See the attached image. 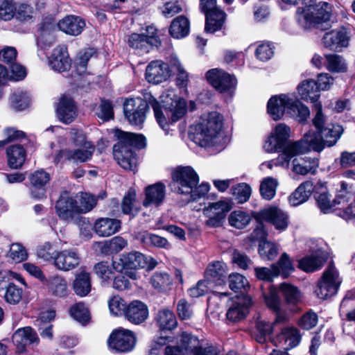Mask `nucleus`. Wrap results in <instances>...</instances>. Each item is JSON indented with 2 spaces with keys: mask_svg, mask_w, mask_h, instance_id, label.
Returning a JSON list of instances; mask_svg holds the SVG:
<instances>
[{
  "mask_svg": "<svg viewBox=\"0 0 355 355\" xmlns=\"http://www.w3.org/2000/svg\"><path fill=\"white\" fill-rule=\"evenodd\" d=\"M340 282L337 270L334 264L331 263L324 271L321 279L318 284L315 293L322 300L331 297L337 293Z\"/></svg>",
  "mask_w": 355,
  "mask_h": 355,
  "instance_id": "9d476101",
  "label": "nucleus"
},
{
  "mask_svg": "<svg viewBox=\"0 0 355 355\" xmlns=\"http://www.w3.org/2000/svg\"><path fill=\"white\" fill-rule=\"evenodd\" d=\"M273 265L277 266V268L280 271L279 275L284 278L287 277L294 270V267L292 265L289 256L286 252H284L281 255L278 262Z\"/></svg>",
  "mask_w": 355,
  "mask_h": 355,
  "instance_id": "e2e57ef3",
  "label": "nucleus"
},
{
  "mask_svg": "<svg viewBox=\"0 0 355 355\" xmlns=\"http://www.w3.org/2000/svg\"><path fill=\"white\" fill-rule=\"evenodd\" d=\"M56 253L57 252L53 248L52 244L49 242H46L38 248L37 256L38 258L45 261H54V257Z\"/></svg>",
  "mask_w": 355,
  "mask_h": 355,
  "instance_id": "774afa93",
  "label": "nucleus"
},
{
  "mask_svg": "<svg viewBox=\"0 0 355 355\" xmlns=\"http://www.w3.org/2000/svg\"><path fill=\"white\" fill-rule=\"evenodd\" d=\"M278 182L272 178H266L263 180L260 185V193L262 198L267 200H272L276 193Z\"/></svg>",
  "mask_w": 355,
  "mask_h": 355,
  "instance_id": "de8ad7c7",
  "label": "nucleus"
},
{
  "mask_svg": "<svg viewBox=\"0 0 355 355\" xmlns=\"http://www.w3.org/2000/svg\"><path fill=\"white\" fill-rule=\"evenodd\" d=\"M56 115L59 121L69 124L77 116V108L71 97L63 96L60 99L56 108Z\"/></svg>",
  "mask_w": 355,
  "mask_h": 355,
  "instance_id": "bb28decb",
  "label": "nucleus"
},
{
  "mask_svg": "<svg viewBox=\"0 0 355 355\" xmlns=\"http://www.w3.org/2000/svg\"><path fill=\"white\" fill-rule=\"evenodd\" d=\"M308 8L300 19L305 29L315 28L325 31L331 28L330 17L331 9L325 1L317 2L314 0L310 5H305Z\"/></svg>",
  "mask_w": 355,
  "mask_h": 355,
  "instance_id": "6e6552de",
  "label": "nucleus"
},
{
  "mask_svg": "<svg viewBox=\"0 0 355 355\" xmlns=\"http://www.w3.org/2000/svg\"><path fill=\"white\" fill-rule=\"evenodd\" d=\"M128 245V241L123 237L116 236L105 243V247L110 253H117Z\"/></svg>",
  "mask_w": 355,
  "mask_h": 355,
  "instance_id": "69168bd1",
  "label": "nucleus"
},
{
  "mask_svg": "<svg viewBox=\"0 0 355 355\" xmlns=\"http://www.w3.org/2000/svg\"><path fill=\"white\" fill-rule=\"evenodd\" d=\"M136 196L135 189L130 188L121 202V209L123 214L134 216L138 212V209L136 207Z\"/></svg>",
  "mask_w": 355,
  "mask_h": 355,
  "instance_id": "a18cd8bd",
  "label": "nucleus"
},
{
  "mask_svg": "<svg viewBox=\"0 0 355 355\" xmlns=\"http://www.w3.org/2000/svg\"><path fill=\"white\" fill-rule=\"evenodd\" d=\"M159 317L160 335L157 338V345H164L173 342L174 337L171 331L176 327L177 320L173 312L168 309L160 311Z\"/></svg>",
  "mask_w": 355,
  "mask_h": 355,
  "instance_id": "a211bd4d",
  "label": "nucleus"
},
{
  "mask_svg": "<svg viewBox=\"0 0 355 355\" xmlns=\"http://www.w3.org/2000/svg\"><path fill=\"white\" fill-rule=\"evenodd\" d=\"M168 42H170L169 39H166L165 41L167 44V51L169 54V57L167 58L168 62L177 69V85L180 87H184L187 85V83L189 81V74L182 67L178 57L173 53L172 45Z\"/></svg>",
  "mask_w": 355,
  "mask_h": 355,
  "instance_id": "72a5a7b5",
  "label": "nucleus"
},
{
  "mask_svg": "<svg viewBox=\"0 0 355 355\" xmlns=\"http://www.w3.org/2000/svg\"><path fill=\"white\" fill-rule=\"evenodd\" d=\"M227 266L222 261H214L209 263L205 271V279L209 284L220 286L225 282Z\"/></svg>",
  "mask_w": 355,
  "mask_h": 355,
  "instance_id": "c85d7f7f",
  "label": "nucleus"
},
{
  "mask_svg": "<svg viewBox=\"0 0 355 355\" xmlns=\"http://www.w3.org/2000/svg\"><path fill=\"white\" fill-rule=\"evenodd\" d=\"M326 67L327 69L333 73H345L347 70V64L345 59L338 54H327Z\"/></svg>",
  "mask_w": 355,
  "mask_h": 355,
  "instance_id": "c03bdc74",
  "label": "nucleus"
},
{
  "mask_svg": "<svg viewBox=\"0 0 355 355\" xmlns=\"http://www.w3.org/2000/svg\"><path fill=\"white\" fill-rule=\"evenodd\" d=\"M136 344L135 334L123 328L113 331L108 340L109 348L115 352H128L132 351Z\"/></svg>",
  "mask_w": 355,
  "mask_h": 355,
  "instance_id": "ddd939ff",
  "label": "nucleus"
},
{
  "mask_svg": "<svg viewBox=\"0 0 355 355\" xmlns=\"http://www.w3.org/2000/svg\"><path fill=\"white\" fill-rule=\"evenodd\" d=\"M190 23L184 15L175 17L171 22L169 28L170 35L175 39L185 37L189 33Z\"/></svg>",
  "mask_w": 355,
  "mask_h": 355,
  "instance_id": "58836bf2",
  "label": "nucleus"
},
{
  "mask_svg": "<svg viewBox=\"0 0 355 355\" xmlns=\"http://www.w3.org/2000/svg\"><path fill=\"white\" fill-rule=\"evenodd\" d=\"M319 166V160L316 157H304L300 159H294L293 161V171L300 175L307 173H315Z\"/></svg>",
  "mask_w": 355,
  "mask_h": 355,
  "instance_id": "c9c22d12",
  "label": "nucleus"
},
{
  "mask_svg": "<svg viewBox=\"0 0 355 355\" xmlns=\"http://www.w3.org/2000/svg\"><path fill=\"white\" fill-rule=\"evenodd\" d=\"M128 305L119 296H114L109 301V309L110 313L116 316L125 315Z\"/></svg>",
  "mask_w": 355,
  "mask_h": 355,
  "instance_id": "bf43d9fd",
  "label": "nucleus"
},
{
  "mask_svg": "<svg viewBox=\"0 0 355 355\" xmlns=\"http://www.w3.org/2000/svg\"><path fill=\"white\" fill-rule=\"evenodd\" d=\"M350 37L345 29L333 30L324 33L322 43L324 48L340 51L349 46Z\"/></svg>",
  "mask_w": 355,
  "mask_h": 355,
  "instance_id": "4be33fe9",
  "label": "nucleus"
},
{
  "mask_svg": "<svg viewBox=\"0 0 355 355\" xmlns=\"http://www.w3.org/2000/svg\"><path fill=\"white\" fill-rule=\"evenodd\" d=\"M290 128L284 124H278L271 135L266 139L263 144V148L267 153L282 152L277 157L275 164L282 166H288L292 157L304 151L297 149V141H290Z\"/></svg>",
  "mask_w": 355,
  "mask_h": 355,
  "instance_id": "39448f33",
  "label": "nucleus"
},
{
  "mask_svg": "<svg viewBox=\"0 0 355 355\" xmlns=\"http://www.w3.org/2000/svg\"><path fill=\"white\" fill-rule=\"evenodd\" d=\"M158 105L170 111L171 123H175L181 119L187 112L186 101L182 98L178 97L175 91L172 89L166 90L159 96V101H157V106ZM157 122L165 135H168L170 131L168 122L157 107Z\"/></svg>",
  "mask_w": 355,
  "mask_h": 355,
  "instance_id": "0eeeda50",
  "label": "nucleus"
},
{
  "mask_svg": "<svg viewBox=\"0 0 355 355\" xmlns=\"http://www.w3.org/2000/svg\"><path fill=\"white\" fill-rule=\"evenodd\" d=\"M94 149L95 147L91 142L84 143L77 149H64L57 154L55 162L58 163L67 159L76 164L85 162L92 158Z\"/></svg>",
  "mask_w": 355,
  "mask_h": 355,
  "instance_id": "2eb2a0df",
  "label": "nucleus"
},
{
  "mask_svg": "<svg viewBox=\"0 0 355 355\" xmlns=\"http://www.w3.org/2000/svg\"><path fill=\"white\" fill-rule=\"evenodd\" d=\"M115 136L118 142L113 147V156L119 165L125 170L135 171L137 158L132 147L138 149L146 146V137L141 134H136L116 130Z\"/></svg>",
  "mask_w": 355,
  "mask_h": 355,
  "instance_id": "20e7f679",
  "label": "nucleus"
},
{
  "mask_svg": "<svg viewBox=\"0 0 355 355\" xmlns=\"http://www.w3.org/2000/svg\"><path fill=\"white\" fill-rule=\"evenodd\" d=\"M258 252L263 260L272 261L279 254V247L276 243L268 241L259 244Z\"/></svg>",
  "mask_w": 355,
  "mask_h": 355,
  "instance_id": "8fccbe9b",
  "label": "nucleus"
},
{
  "mask_svg": "<svg viewBox=\"0 0 355 355\" xmlns=\"http://www.w3.org/2000/svg\"><path fill=\"white\" fill-rule=\"evenodd\" d=\"M230 210L229 205L223 201L210 204L205 208L203 213L208 218L206 224L210 227H219L225 217V213Z\"/></svg>",
  "mask_w": 355,
  "mask_h": 355,
  "instance_id": "b1692460",
  "label": "nucleus"
},
{
  "mask_svg": "<svg viewBox=\"0 0 355 355\" xmlns=\"http://www.w3.org/2000/svg\"><path fill=\"white\" fill-rule=\"evenodd\" d=\"M8 257L15 262L19 263L27 259L28 253L20 243H12L10 248Z\"/></svg>",
  "mask_w": 355,
  "mask_h": 355,
  "instance_id": "0e129e2a",
  "label": "nucleus"
},
{
  "mask_svg": "<svg viewBox=\"0 0 355 355\" xmlns=\"http://www.w3.org/2000/svg\"><path fill=\"white\" fill-rule=\"evenodd\" d=\"M251 187L246 183H240L232 189V194L238 203L247 202L251 195Z\"/></svg>",
  "mask_w": 355,
  "mask_h": 355,
  "instance_id": "4d7b16f0",
  "label": "nucleus"
},
{
  "mask_svg": "<svg viewBox=\"0 0 355 355\" xmlns=\"http://www.w3.org/2000/svg\"><path fill=\"white\" fill-rule=\"evenodd\" d=\"M80 257L77 250L66 249L57 252L54 257V266L59 270L69 271L79 266Z\"/></svg>",
  "mask_w": 355,
  "mask_h": 355,
  "instance_id": "5701e85b",
  "label": "nucleus"
},
{
  "mask_svg": "<svg viewBox=\"0 0 355 355\" xmlns=\"http://www.w3.org/2000/svg\"><path fill=\"white\" fill-rule=\"evenodd\" d=\"M317 112L313 119L316 130H309L297 144V149L304 153L314 150L321 152L325 148L336 144L344 132L343 126L336 123H326V118L322 112V105L316 104Z\"/></svg>",
  "mask_w": 355,
  "mask_h": 355,
  "instance_id": "f257e3e1",
  "label": "nucleus"
},
{
  "mask_svg": "<svg viewBox=\"0 0 355 355\" xmlns=\"http://www.w3.org/2000/svg\"><path fill=\"white\" fill-rule=\"evenodd\" d=\"M29 97L26 92L17 90L10 98V106L15 111H21L28 107Z\"/></svg>",
  "mask_w": 355,
  "mask_h": 355,
  "instance_id": "49530a36",
  "label": "nucleus"
},
{
  "mask_svg": "<svg viewBox=\"0 0 355 355\" xmlns=\"http://www.w3.org/2000/svg\"><path fill=\"white\" fill-rule=\"evenodd\" d=\"M278 329H281V331L272 340V343L276 346L282 347L284 350H288L299 345L301 335L296 327H282L281 325Z\"/></svg>",
  "mask_w": 355,
  "mask_h": 355,
  "instance_id": "412c9836",
  "label": "nucleus"
},
{
  "mask_svg": "<svg viewBox=\"0 0 355 355\" xmlns=\"http://www.w3.org/2000/svg\"><path fill=\"white\" fill-rule=\"evenodd\" d=\"M213 288V286L205 279L199 281L197 284L188 290V294L191 297H199L205 295Z\"/></svg>",
  "mask_w": 355,
  "mask_h": 355,
  "instance_id": "338daca9",
  "label": "nucleus"
},
{
  "mask_svg": "<svg viewBox=\"0 0 355 355\" xmlns=\"http://www.w3.org/2000/svg\"><path fill=\"white\" fill-rule=\"evenodd\" d=\"M178 347L181 350L182 354L217 355L212 347L202 348L200 346L198 338L196 336L187 332L182 333ZM227 355L236 354L234 352H230Z\"/></svg>",
  "mask_w": 355,
  "mask_h": 355,
  "instance_id": "f8f14e48",
  "label": "nucleus"
},
{
  "mask_svg": "<svg viewBox=\"0 0 355 355\" xmlns=\"http://www.w3.org/2000/svg\"><path fill=\"white\" fill-rule=\"evenodd\" d=\"M70 315L76 320L80 323H87L89 318V313L87 308L83 303H77L70 309Z\"/></svg>",
  "mask_w": 355,
  "mask_h": 355,
  "instance_id": "5fc2aeb1",
  "label": "nucleus"
},
{
  "mask_svg": "<svg viewBox=\"0 0 355 355\" xmlns=\"http://www.w3.org/2000/svg\"><path fill=\"white\" fill-rule=\"evenodd\" d=\"M97 198L94 196L81 193L79 196V205L77 204L78 213H87L90 211L96 205Z\"/></svg>",
  "mask_w": 355,
  "mask_h": 355,
  "instance_id": "864d4df0",
  "label": "nucleus"
},
{
  "mask_svg": "<svg viewBox=\"0 0 355 355\" xmlns=\"http://www.w3.org/2000/svg\"><path fill=\"white\" fill-rule=\"evenodd\" d=\"M280 290L287 304L295 305L300 301L301 293L296 287L287 284H282Z\"/></svg>",
  "mask_w": 355,
  "mask_h": 355,
  "instance_id": "3c124183",
  "label": "nucleus"
},
{
  "mask_svg": "<svg viewBox=\"0 0 355 355\" xmlns=\"http://www.w3.org/2000/svg\"><path fill=\"white\" fill-rule=\"evenodd\" d=\"M49 292L54 296L64 297L68 295L69 289L67 281L62 277L56 275L47 280Z\"/></svg>",
  "mask_w": 355,
  "mask_h": 355,
  "instance_id": "a19ab883",
  "label": "nucleus"
},
{
  "mask_svg": "<svg viewBox=\"0 0 355 355\" xmlns=\"http://www.w3.org/2000/svg\"><path fill=\"white\" fill-rule=\"evenodd\" d=\"M250 305L251 298L249 295L236 296L229 302L226 313L227 319L233 322L243 319L248 314Z\"/></svg>",
  "mask_w": 355,
  "mask_h": 355,
  "instance_id": "6ab92c4d",
  "label": "nucleus"
},
{
  "mask_svg": "<svg viewBox=\"0 0 355 355\" xmlns=\"http://www.w3.org/2000/svg\"><path fill=\"white\" fill-rule=\"evenodd\" d=\"M91 287V278L88 272L81 271L76 275L73 282V289L78 295L86 296L90 292Z\"/></svg>",
  "mask_w": 355,
  "mask_h": 355,
  "instance_id": "79ce46f5",
  "label": "nucleus"
},
{
  "mask_svg": "<svg viewBox=\"0 0 355 355\" xmlns=\"http://www.w3.org/2000/svg\"><path fill=\"white\" fill-rule=\"evenodd\" d=\"M50 175L43 170H39L31 174L30 180L34 189H32L31 194L33 198H42L45 193L44 187L50 181Z\"/></svg>",
  "mask_w": 355,
  "mask_h": 355,
  "instance_id": "473e14b6",
  "label": "nucleus"
},
{
  "mask_svg": "<svg viewBox=\"0 0 355 355\" xmlns=\"http://www.w3.org/2000/svg\"><path fill=\"white\" fill-rule=\"evenodd\" d=\"M314 186L312 182L306 181L302 183L291 195L289 198L290 203L293 206H297L305 202L311 195Z\"/></svg>",
  "mask_w": 355,
  "mask_h": 355,
  "instance_id": "4c0bfd02",
  "label": "nucleus"
},
{
  "mask_svg": "<svg viewBox=\"0 0 355 355\" xmlns=\"http://www.w3.org/2000/svg\"><path fill=\"white\" fill-rule=\"evenodd\" d=\"M297 91L302 99L304 101H310L315 103V109L317 110L316 104H320L317 101L320 97L316 83L312 79L306 80L302 82L298 87Z\"/></svg>",
  "mask_w": 355,
  "mask_h": 355,
  "instance_id": "e433bc0d",
  "label": "nucleus"
},
{
  "mask_svg": "<svg viewBox=\"0 0 355 355\" xmlns=\"http://www.w3.org/2000/svg\"><path fill=\"white\" fill-rule=\"evenodd\" d=\"M205 14L206 32L214 33L222 28L226 17L224 11L218 8Z\"/></svg>",
  "mask_w": 355,
  "mask_h": 355,
  "instance_id": "f704fd0d",
  "label": "nucleus"
},
{
  "mask_svg": "<svg viewBox=\"0 0 355 355\" xmlns=\"http://www.w3.org/2000/svg\"><path fill=\"white\" fill-rule=\"evenodd\" d=\"M208 83L220 92H225L234 89L236 79L234 76L219 69H212L206 73Z\"/></svg>",
  "mask_w": 355,
  "mask_h": 355,
  "instance_id": "f3484780",
  "label": "nucleus"
},
{
  "mask_svg": "<svg viewBox=\"0 0 355 355\" xmlns=\"http://www.w3.org/2000/svg\"><path fill=\"white\" fill-rule=\"evenodd\" d=\"M222 116L217 112L202 115L199 122L190 127L189 137L197 145L202 148L216 147L220 150V135Z\"/></svg>",
  "mask_w": 355,
  "mask_h": 355,
  "instance_id": "7ed1b4c3",
  "label": "nucleus"
},
{
  "mask_svg": "<svg viewBox=\"0 0 355 355\" xmlns=\"http://www.w3.org/2000/svg\"><path fill=\"white\" fill-rule=\"evenodd\" d=\"M148 104L141 98L127 99L123 103V112L129 123L139 128L146 120Z\"/></svg>",
  "mask_w": 355,
  "mask_h": 355,
  "instance_id": "9b49d317",
  "label": "nucleus"
},
{
  "mask_svg": "<svg viewBox=\"0 0 355 355\" xmlns=\"http://www.w3.org/2000/svg\"><path fill=\"white\" fill-rule=\"evenodd\" d=\"M59 29L70 35H80L85 27V21L81 17L75 15H68L58 23Z\"/></svg>",
  "mask_w": 355,
  "mask_h": 355,
  "instance_id": "2f4dec72",
  "label": "nucleus"
},
{
  "mask_svg": "<svg viewBox=\"0 0 355 355\" xmlns=\"http://www.w3.org/2000/svg\"><path fill=\"white\" fill-rule=\"evenodd\" d=\"M36 333L31 327L17 329L12 335V342L19 352H23L28 345L38 343Z\"/></svg>",
  "mask_w": 355,
  "mask_h": 355,
  "instance_id": "7c9ffc66",
  "label": "nucleus"
},
{
  "mask_svg": "<svg viewBox=\"0 0 355 355\" xmlns=\"http://www.w3.org/2000/svg\"><path fill=\"white\" fill-rule=\"evenodd\" d=\"M56 212L59 217L64 220H70L75 214H78L77 202L67 192L62 193L57 200Z\"/></svg>",
  "mask_w": 355,
  "mask_h": 355,
  "instance_id": "393cba45",
  "label": "nucleus"
},
{
  "mask_svg": "<svg viewBox=\"0 0 355 355\" xmlns=\"http://www.w3.org/2000/svg\"><path fill=\"white\" fill-rule=\"evenodd\" d=\"M318 321V315L310 310L302 315L298 320V325L306 330H309L316 326Z\"/></svg>",
  "mask_w": 355,
  "mask_h": 355,
  "instance_id": "680f3d73",
  "label": "nucleus"
},
{
  "mask_svg": "<svg viewBox=\"0 0 355 355\" xmlns=\"http://www.w3.org/2000/svg\"><path fill=\"white\" fill-rule=\"evenodd\" d=\"M49 65L52 69L58 72L69 71L71 67L67 48L64 46L55 47L49 57Z\"/></svg>",
  "mask_w": 355,
  "mask_h": 355,
  "instance_id": "a878e982",
  "label": "nucleus"
},
{
  "mask_svg": "<svg viewBox=\"0 0 355 355\" xmlns=\"http://www.w3.org/2000/svg\"><path fill=\"white\" fill-rule=\"evenodd\" d=\"M23 291L13 284H10L5 293L6 301L10 304H18L22 298Z\"/></svg>",
  "mask_w": 355,
  "mask_h": 355,
  "instance_id": "052dcab7",
  "label": "nucleus"
},
{
  "mask_svg": "<svg viewBox=\"0 0 355 355\" xmlns=\"http://www.w3.org/2000/svg\"><path fill=\"white\" fill-rule=\"evenodd\" d=\"M288 320L289 318L286 313H277L272 322L261 318H257L256 321V340L259 343H263L271 333L279 328V326L285 324Z\"/></svg>",
  "mask_w": 355,
  "mask_h": 355,
  "instance_id": "dca6fc26",
  "label": "nucleus"
},
{
  "mask_svg": "<svg viewBox=\"0 0 355 355\" xmlns=\"http://www.w3.org/2000/svg\"><path fill=\"white\" fill-rule=\"evenodd\" d=\"M112 267L116 271L123 272L130 279L136 280L139 278L137 272L138 269L146 268L147 270H153L155 263L149 262L140 252H132L122 254L118 261H113Z\"/></svg>",
  "mask_w": 355,
  "mask_h": 355,
  "instance_id": "1a4fd4ad",
  "label": "nucleus"
},
{
  "mask_svg": "<svg viewBox=\"0 0 355 355\" xmlns=\"http://www.w3.org/2000/svg\"><path fill=\"white\" fill-rule=\"evenodd\" d=\"M255 275L259 279L271 282L275 277L279 275L280 271L277 265H272L270 268L261 267L254 268Z\"/></svg>",
  "mask_w": 355,
  "mask_h": 355,
  "instance_id": "6e6d98bb",
  "label": "nucleus"
},
{
  "mask_svg": "<svg viewBox=\"0 0 355 355\" xmlns=\"http://www.w3.org/2000/svg\"><path fill=\"white\" fill-rule=\"evenodd\" d=\"M171 187L174 193L184 196V203L196 201L209 190V184H199V177L191 166H178L172 173Z\"/></svg>",
  "mask_w": 355,
  "mask_h": 355,
  "instance_id": "f03ea898",
  "label": "nucleus"
},
{
  "mask_svg": "<svg viewBox=\"0 0 355 355\" xmlns=\"http://www.w3.org/2000/svg\"><path fill=\"white\" fill-rule=\"evenodd\" d=\"M325 258L321 254H313L302 258L300 261L298 266L302 270L311 272L320 270L324 263Z\"/></svg>",
  "mask_w": 355,
  "mask_h": 355,
  "instance_id": "37998d69",
  "label": "nucleus"
},
{
  "mask_svg": "<svg viewBox=\"0 0 355 355\" xmlns=\"http://www.w3.org/2000/svg\"><path fill=\"white\" fill-rule=\"evenodd\" d=\"M268 113L275 121L282 119L285 112L300 123L309 116V108L303 105L293 94H280L272 96L267 105Z\"/></svg>",
  "mask_w": 355,
  "mask_h": 355,
  "instance_id": "423d86ee",
  "label": "nucleus"
},
{
  "mask_svg": "<svg viewBox=\"0 0 355 355\" xmlns=\"http://www.w3.org/2000/svg\"><path fill=\"white\" fill-rule=\"evenodd\" d=\"M260 220L271 223L277 230L284 231L288 225V215L282 209L270 207L258 214Z\"/></svg>",
  "mask_w": 355,
  "mask_h": 355,
  "instance_id": "aec40b11",
  "label": "nucleus"
},
{
  "mask_svg": "<svg viewBox=\"0 0 355 355\" xmlns=\"http://www.w3.org/2000/svg\"><path fill=\"white\" fill-rule=\"evenodd\" d=\"M317 205L321 212L327 214L334 210L336 207L334 200H331L329 195L327 192H322L315 196Z\"/></svg>",
  "mask_w": 355,
  "mask_h": 355,
  "instance_id": "13d9d810",
  "label": "nucleus"
},
{
  "mask_svg": "<svg viewBox=\"0 0 355 355\" xmlns=\"http://www.w3.org/2000/svg\"><path fill=\"white\" fill-rule=\"evenodd\" d=\"M125 316L131 323L139 324L148 317V307L141 301L134 300L128 305Z\"/></svg>",
  "mask_w": 355,
  "mask_h": 355,
  "instance_id": "c756f323",
  "label": "nucleus"
},
{
  "mask_svg": "<svg viewBox=\"0 0 355 355\" xmlns=\"http://www.w3.org/2000/svg\"><path fill=\"white\" fill-rule=\"evenodd\" d=\"M230 288L234 292L244 293L250 284L245 277L239 273H232L228 278Z\"/></svg>",
  "mask_w": 355,
  "mask_h": 355,
  "instance_id": "09e8293b",
  "label": "nucleus"
},
{
  "mask_svg": "<svg viewBox=\"0 0 355 355\" xmlns=\"http://www.w3.org/2000/svg\"><path fill=\"white\" fill-rule=\"evenodd\" d=\"M121 228V221L110 218H98L93 225L94 232L101 237L110 236L118 232Z\"/></svg>",
  "mask_w": 355,
  "mask_h": 355,
  "instance_id": "cd10ccee",
  "label": "nucleus"
},
{
  "mask_svg": "<svg viewBox=\"0 0 355 355\" xmlns=\"http://www.w3.org/2000/svg\"><path fill=\"white\" fill-rule=\"evenodd\" d=\"M228 220L231 226L243 229L248 225L251 218L246 212L239 210L232 212Z\"/></svg>",
  "mask_w": 355,
  "mask_h": 355,
  "instance_id": "603ef678",
  "label": "nucleus"
},
{
  "mask_svg": "<svg viewBox=\"0 0 355 355\" xmlns=\"http://www.w3.org/2000/svg\"><path fill=\"white\" fill-rule=\"evenodd\" d=\"M8 165L12 168H19L24 163L26 150L20 145H13L6 150Z\"/></svg>",
  "mask_w": 355,
  "mask_h": 355,
  "instance_id": "ea45409f",
  "label": "nucleus"
},
{
  "mask_svg": "<svg viewBox=\"0 0 355 355\" xmlns=\"http://www.w3.org/2000/svg\"><path fill=\"white\" fill-rule=\"evenodd\" d=\"M128 42L129 46L139 54L149 52L153 49L155 42V27L154 26H148L145 33L131 34Z\"/></svg>",
  "mask_w": 355,
  "mask_h": 355,
  "instance_id": "4468645a",
  "label": "nucleus"
}]
</instances>
